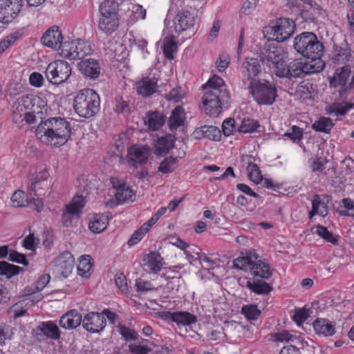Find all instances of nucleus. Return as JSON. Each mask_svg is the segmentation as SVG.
Masks as SVG:
<instances>
[{
    "instance_id": "obj_1",
    "label": "nucleus",
    "mask_w": 354,
    "mask_h": 354,
    "mask_svg": "<svg viewBox=\"0 0 354 354\" xmlns=\"http://www.w3.org/2000/svg\"><path fill=\"white\" fill-rule=\"evenodd\" d=\"M44 111H46V104L41 98L26 95L15 104L13 120L15 122L25 120L28 124H33L40 119L35 131L37 138L48 145L58 147L64 145L71 134V122L62 117H52L43 120Z\"/></svg>"
},
{
    "instance_id": "obj_2",
    "label": "nucleus",
    "mask_w": 354,
    "mask_h": 354,
    "mask_svg": "<svg viewBox=\"0 0 354 354\" xmlns=\"http://www.w3.org/2000/svg\"><path fill=\"white\" fill-rule=\"evenodd\" d=\"M204 93L202 102L207 115L216 117L222 111V105L230 98L229 92L223 80L214 75L203 85Z\"/></svg>"
},
{
    "instance_id": "obj_3",
    "label": "nucleus",
    "mask_w": 354,
    "mask_h": 354,
    "mask_svg": "<svg viewBox=\"0 0 354 354\" xmlns=\"http://www.w3.org/2000/svg\"><path fill=\"white\" fill-rule=\"evenodd\" d=\"M73 106L80 117L91 119L100 111V95L93 89H82L74 97Z\"/></svg>"
},
{
    "instance_id": "obj_4",
    "label": "nucleus",
    "mask_w": 354,
    "mask_h": 354,
    "mask_svg": "<svg viewBox=\"0 0 354 354\" xmlns=\"http://www.w3.org/2000/svg\"><path fill=\"white\" fill-rule=\"evenodd\" d=\"M293 46L298 53L312 60L319 59L324 54L323 44L311 32H304L295 37Z\"/></svg>"
},
{
    "instance_id": "obj_5",
    "label": "nucleus",
    "mask_w": 354,
    "mask_h": 354,
    "mask_svg": "<svg viewBox=\"0 0 354 354\" xmlns=\"http://www.w3.org/2000/svg\"><path fill=\"white\" fill-rule=\"evenodd\" d=\"M233 266L235 268L250 272L254 277L262 279H268L272 274L269 264L260 259L254 252H249L246 256L240 257L233 261Z\"/></svg>"
},
{
    "instance_id": "obj_6",
    "label": "nucleus",
    "mask_w": 354,
    "mask_h": 354,
    "mask_svg": "<svg viewBox=\"0 0 354 354\" xmlns=\"http://www.w3.org/2000/svg\"><path fill=\"white\" fill-rule=\"evenodd\" d=\"M100 11L99 28L107 34L115 31L119 26L115 3L109 0L104 1L100 6Z\"/></svg>"
},
{
    "instance_id": "obj_7",
    "label": "nucleus",
    "mask_w": 354,
    "mask_h": 354,
    "mask_svg": "<svg viewBox=\"0 0 354 354\" xmlns=\"http://www.w3.org/2000/svg\"><path fill=\"white\" fill-rule=\"evenodd\" d=\"M249 88L254 100L259 104H272L277 97L275 86L268 81L252 80Z\"/></svg>"
},
{
    "instance_id": "obj_8",
    "label": "nucleus",
    "mask_w": 354,
    "mask_h": 354,
    "mask_svg": "<svg viewBox=\"0 0 354 354\" xmlns=\"http://www.w3.org/2000/svg\"><path fill=\"white\" fill-rule=\"evenodd\" d=\"M45 75L50 83L54 84H62L71 76V67L66 61L56 60L48 65Z\"/></svg>"
},
{
    "instance_id": "obj_9",
    "label": "nucleus",
    "mask_w": 354,
    "mask_h": 354,
    "mask_svg": "<svg viewBox=\"0 0 354 354\" xmlns=\"http://www.w3.org/2000/svg\"><path fill=\"white\" fill-rule=\"evenodd\" d=\"M283 50L281 47L268 44L261 50L260 59L277 75V70L281 68L284 62Z\"/></svg>"
},
{
    "instance_id": "obj_10",
    "label": "nucleus",
    "mask_w": 354,
    "mask_h": 354,
    "mask_svg": "<svg viewBox=\"0 0 354 354\" xmlns=\"http://www.w3.org/2000/svg\"><path fill=\"white\" fill-rule=\"evenodd\" d=\"M312 66L303 62L299 59H294L288 65L283 64L281 68L277 71V76L279 77H287L289 79L303 77L307 74L314 73L312 71Z\"/></svg>"
},
{
    "instance_id": "obj_11",
    "label": "nucleus",
    "mask_w": 354,
    "mask_h": 354,
    "mask_svg": "<svg viewBox=\"0 0 354 354\" xmlns=\"http://www.w3.org/2000/svg\"><path fill=\"white\" fill-rule=\"evenodd\" d=\"M23 0H0V23L10 24L19 15Z\"/></svg>"
},
{
    "instance_id": "obj_12",
    "label": "nucleus",
    "mask_w": 354,
    "mask_h": 354,
    "mask_svg": "<svg viewBox=\"0 0 354 354\" xmlns=\"http://www.w3.org/2000/svg\"><path fill=\"white\" fill-rule=\"evenodd\" d=\"M272 39L282 42L288 39L295 31L293 21L289 19H278L274 26L270 27Z\"/></svg>"
},
{
    "instance_id": "obj_13",
    "label": "nucleus",
    "mask_w": 354,
    "mask_h": 354,
    "mask_svg": "<svg viewBox=\"0 0 354 354\" xmlns=\"http://www.w3.org/2000/svg\"><path fill=\"white\" fill-rule=\"evenodd\" d=\"M351 75V81L348 82L347 87H345V91L347 88L350 90L354 88V71L351 73V66L348 65L344 66L340 68L336 69L333 77H330V86H346L349 77Z\"/></svg>"
},
{
    "instance_id": "obj_14",
    "label": "nucleus",
    "mask_w": 354,
    "mask_h": 354,
    "mask_svg": "<svg viewBox=\"0 0 354 354\" xmlns=\"http://www.w3.org/2000/svg\"><path fill=\"white\" fill-rule=\"evenodd\" d=\"M159 317L165 321L170 320L178 326H187L197 322L196 317L187 311H163L159 313Z\"/></svg>"
},
{
    "instance_id": "obj_15",
    "label": "nucleus",
    "mask_w": 354,
    "mask_h": 354,
    "mask_svg": "<svg viewBox=\"0 0 354 354\" xmlns=\"http://www.w3.org/2000/svg\"><path fill=\"white\" fill-rule=\"evenodd\" d=\"M104 316L97 312H90L82 319V326L87 331L95 333L102 331L106 326Z\"/></svg>"
},
{
    "instance_id": "obj_16",
    "label": "nucleus",
    "mask_w": 354,
    "mask_h": 354,
    "mask_svg": "<svg viewBox=\"0 0 354 354\" xmlns=\"http://www.w3.org/2000/svg\"><path fill=\"white\" fill-rule=\"evenodd\" d=\"M135 88L137 93L142 97H150L158 91V79L149 76L142 77L136 82Z\"/></svg>"
},
{
    "instance_id": "obj_17",
    "label": "nucleus",
    "mask_w": 354,
    "mask_h": 354,
    "mask_svg": "<svg viewBox=\"0 0 354 354\" xmlns=\"http://www.w3.org/2000/svg\"><path fill=\"white\" fill-rule=\"evenodd\" d=\"M150 155V149L144 145H134L128 149L129 162L133 167L145 164Z\"/></svg>"
},
{
    "instance_id": "obj_18",
    "label": "nucleus",
    "mask_w": 354,
    "mask_h": 354,
    "mask_svg": "<svg viewBox=\"0 0 354 354\" xmlns=\"http://www.w3.org/2000/svg\"><path fill=\"white\" fill-rule=\"evenodd\" d=\"M176 32H182L192 28L195 23L194 17L187 10H179L173 19Z\"/></svg>"
},
{
    "instance_id": "obj_19",
    "label": "nucleus",
    "mask_w": 354,
    "mask_h": 354,
    "mask_svg": "<svg viewBox=\"0 0 354 354\" xmlns=\"http://www.w3.org/2000/svg\"><path fill=\"white\" fill-rule=\"evenodd\" d=\"M75 260L69 252L62 253L55 261V270L57 274L66 278L73 271Z\"/></svg>"
},
{
    "instance_id": "obj_20",
    "label": "nucleus",
    "mask_w": 354,
    "mask_h": 354,
    "mask_svg": "<svg viewBox=\"0 0 354 354\" xmlns=\"http://www.w3.org/2000/svg\"><path fill=\"white\" fill-rule=\"evenodd\" d=\"M42 44L49 48L60 49L63 36L61 30L57 26H52L48 29L41 38Z\"/></svg>"
},
{
    "instance_id": "obj_21",
    "label": "nucleus",
    "mask_w": 354,
    "mask_h": 354,
    "mask_svg": "<svg viewBox=\"0 0 354 354\" xmlns=\"http://www.w3.org/2000/svg\"><path fill=\"white\" fill-rule=\"evenodd\" d=\"M78 68L85 77L93 80L99 77L101 71L99 62L93 58L82 59L78 64Z\"/></svg>"
},
{
    "instance_id": "obj_22",
    "label": "nucleus",
    "mask_w": 354,
    "mask_h": 354,
    "mask_svg": "<svg viewBox=\"0 0 354 354\" xmlns=\"http://www.w3.org/2000/svg\"><path fill=\"white\" fill-rule=\"evenodd\" d=\"M328 196L325 195H315L312 199V209L309 212V218L318 214L325 217L328 214Z\"/></svg>"
},
{
    "instance_id": "obj_23",
    "label": "nucleus",
    "mask_w": 354,
    "mask_h": 354,
    "mask_svg": "<svg viewBox=\"0 0 354 354\" xmlns=\"http://www.w3.org/2000/svg\"><path fill=\"white\" fill-rule=\"evenodd\" d=\"M82 323V315L75 310L68 311L59 319V326L65 329H73Z\"/></svg>"
},
{
    "instance_id": "obj_24",
    "label": "nucleus",
    "mask_w": 354,
    "mask_h": 354,
    "mask_svg": "<svg viewBox=\"0 0 354 354\" xmlns=\"http://www.w3.org/2000/svg\"><path fill=\"white\" fill-rule=\"evenodd\" d=\"M243 75L250 82L256 80L255 77L261 73V68L259 62L256 58H247L241 66Z\"/></svg>"
},
{
    "instance_id": "obj_25",
    "label": "nucleus",
    "mask_w": 354,
    "mask_h": 354,
    "mask_svg": "<svg viewBox=\"0 0 354 354\" xmlns=\"http://www.w3.org/2000/svg\"><path fill=\"white\" fill-rule=\"evenodd\" d=\"M85 199L82 196H75L71 203L66 206V212L63 213V219L67 221L71 215L78 214L85 205Z\"/></svg>"
},
{
    "instance_id": "obj_26",
    "label": "nucleus",
    "mask_w": 354,
    "mask_h": 354,
    "mask_svg": "<svg viewBox=\"0 0 354 354\" xmlns=\"http://www.w3.org/2000/svg\"><path fill=\"white\" fill-rule=\"evenodd\" d=\"M165 122V115L158 111L148 113L144 118V123L152 131L158 130Z\"/></svg>"
},
{
    "instance_id": "obj_27",
    "label": "nucleus",
    "mask_w": 354,
    "mask_h": 354,
    "mask_svg": "<svg viewBox=\"0 0 354 354\" xmlns=\"http://www.w3.org/2000/svg\"><path fill=\"white\" fill-rule=\"evenodd\" d=\"M162 260L160 255L155 252L145 254L142 259L145 266H147L153 273H156L160 270L162 266Z\"/></svg>"
},
{
    "instance_id": "obj_28",
    "label": "nucleus",
    "mask_w": 354,
    "mask_h": 354,
    "mask_svg": "<svg viewBox=\"0 0 354 354\" xmlns=\"http://www.w3.org/2000/svg\"><path fill=\"white\" fill-rule=\"evenodd\" d=\"M46 337L56 340L60 337V331L57 326L51 321L43 322L37 326Z\"/></svg>"
},
{
    "instance_id": "obj_29",
    "label": "nucleus",
    "mask_w": 354,
    "mask_h": 354,
    "mask_svg": "<svg viewBox=\"0 0 354 354\" xmlns=\"http://www.w3.org/2000/svg\"><path fill=\"white\" fill-rule=\"evenodd\" d=\"M313 328L317 334L324 336H331L335 333L334 326L326 319H317L313 322Z\"/></svg>"
},
{
    "instance_id": "obj_30",
    "label": "nucleus",
    "mask_w": 354,
    "mask_h": 354,
    "mask_svg": "<svg viewBox=\"0 0 354 354\" xmlns=\"http://www.w3.org/2000/svg\"><path fill=\"white\" fill-rule=\"evenodd\" d=\"M245 286L257 295H268L272 290L270 284L260 279L254 280L253 281L248 280Z\"/></svg>"
},
{
    "instance_id": "obj_31",
    "label": "nucleus",
    "mask_w": 354,
    "mask_h": 354,
    "mask_svg": "<svg viewBox=\"0 0 354 354\" xmlns=\"http://www.w3.org/2000/svg\"><path fill=\"white\" fill-rule=\"evenodd\" d=\"M185 120L184 110L180 106L176 107L169 118L168 126L173 131L183 124Z\"/></svg>"
},
{
    "instance_id": "obj_32",
    "label": "nucleus",
    "mask_w": 354,
    "mask_h": 354,
    "mask_svg": "<svg viewBox=\"0 0 354 354\" xmlns=\"http://www.w3.org/2000/svg\"><path fill=\"white\" fill-rule=\"evenodd\" d=\"M174 137L169 135L159 138L156 145L155 153L161 156L169 152L174 146Z\"/></svg>"
},
{
    "instance_id": "obj_33",
    "label": "nucleus",
    "mask_w": 354,
    "mask_h": 354,
    "mask_svg": "<svg viewBox=\"0 0 354 354\" xmlns=\"http://www.w3.org/2000/svg\"><path fill=\"white\" fill-rule=\"evenodd\" d=\"M109 223V217L104 214L95 215L93 220L90 221L89 229L94 233H100L103 232Z\"/></svg>"
},
{
    "instance_id": "obj_34",
    "label": "nucleus",
    "mask_w": 354,
    "mask_h": 354,
    "mask_svg": "<svg viewBox=\"0 0 354 354\" xmlns=\"http://www.w3.org/2000/svg\"><path fill=\"white\" fill-rule=\"evenodd\" d=\"M50 183H42L39 179H32V183L28 188V196H45L46 191L49 188Z\"/></svg>"
},
{
    "instance_id": "obj_35",
    "label": "nucleus",
    "mask_w": 354,
    "mask_h": 354,
    "mask_svg": "<svg viewBox=\"0 0 354 354\" xmlns=\"http://www.w3.org/2000/svg\"><path fill=\"white\" fill-rule=\"evenodd\" d=\"M91 259L89 255H83L80 258L77 265V274L80 276L86 279L90 277L92 268Z\"/></svg>"
},
{
    "instance_id": "obj_36",
    "label": "nucleus",
    "mask_w": 354,
    "mask_h": 354,
    "mask_svg": "<svg viewBox=\"0 0 354 354\" xmlns=\"http://www.w3.org/2000/svg\"><path fill=\"white\" fill-rule=\"evenodd\" d=\"M353 104L348 102L333 103L328 105L326 111L328 114H335L336 116L345 115L353 107Z\"/></svg>"
},
{
    "instance_id": "obj_37",
    "label": "nucleus",
    "mask_w": 354,
    "mask_h": 354,
    "mask_svg": "<svg viewBox=\"0 0 354 354\" xmlns=\"http://www.w3.org/2000/svg\"><path fill=\"white\" fill-rule=\"evenodd\" d=\"M75 41V53L77 57L75 59H83L84 57L92 53L91 44L88 41L78 39Z\"/></svg>"
},
{
    "instance_id": "obj_38",
    "label": "nucleus",
    "mask_w": 354,
    "mask_h": 354,
    "mask_svg": "<svg viewBox=\"0 0 354 354\" xmlns=\"http://www.w3.org/2000/svg\"><path fill=\"white\" fill-rule=\"evenodd\" d=\"M178 46L176 37L170 35L164 39L163 52L168 59H174V54L177 51Z\"/></svg>"
},
{
    "instance_id": "obj_39",
    "label": "nucleus",
    "mask_w": 354,
    "mask_h": 354,
    "mask_svg": "<svg viewBox=\"0 0 354 354\" xmlns=\"http://www.w3.org/2000/svg\"><path fill=\"white\" fill-rule=\"evenodd\" d=\"M333 126L334 123L330 118L321 117L317 120L315 121L312 125V129L316 131L328 133L330 132Z\"/></svg>"
},
{
    "instance_id": "obj_40",
    "label": "nucleus",
    "mask_w": 354,
    "mask_h": 354,
    "mask_svg": "<svg viewBox=\"0 0 354 354\" xmlns=\"http://www.w3.org/2000/svg\"><path fill=\"white\" fill-rule=\"evenodd\" d=\"M117 189L115 197L120 203L132 202L134 200L135 194L133 191L126 185H120Z\"/></svg>"
},
{
    "instance_id": "obj_41",
    "label": "nucleus",
    "mask_w": 354,
    "mask_h": 354,
    "mask_svg": "<svg viewBox=\"0 0 354 354\" xmlns=\"http://www.w3.org/2000/svg\"><path fill=\"white\" fill-rule=\"evenodd\" d=\"M113 110L118 114H130L131 107L129 101L123 99L121 96H116L113 101Z\"/></svg>"
},
{
    "instance_id": "obj_42",
    "label": "nucleus",
    "mask_w": 354,
    "mask_h": 354,
    "mask_svg": "<svg viewBox=\"0 0 354 354\" xmlns=\"http://www.w3.org/2000/svg\"><path fill=\"white\" fill-rule=\"evenodd\" d=\"M21 268L6 261H0V275L6 276L8 279L19 273Z\"/></svg>"
},
{
    "instance_id": "obj_43",
    "label": "nucleus",
    "mask_w": 354,
    "mask_h": 354,
    "mask_svg": "<svg viewBox=\"0 0 354 354\" xmlns=\"http://www.w3.org/2000/svg\"><path fill=\"white\" fill-rule=\"evenodd\" d=\"M200 131L204 138L210 140L218 141L221 138L220 129L214 126H203L201 128Z\"/></svg>"
},
{
    "instance_id": "obj_44",
    "label": "nucleus",
    "mask_w": 354,
    "mask_h": 354,
    "mask_svg": "<svg viewBox=\"0 0 354 354\" xmlns=\"http://www.w3.org/2000/svg\"><path fill=\"white\" fill-rule=\"evenodd\" d=\"M75 41H66L60 48V54L62 57L69 59H75L77 54L75 53Z\"/></svg>"
},
{
    "instance_id": "obj_45",
    "label": "nucleus",
    "mask_w": 354,
    "mask_h": 354,
    "mask_svg": "<svg viewBox=\"0 0 354 354\" xmlns=\"http://www.w3.org/2000/svg\"><path fill=\"white\" fill-rule=\"evenodd\" d=\"M259 127V122L252 118H243L239 127V131L241 133H250L257 130Z\"/></svg>"
},
{
    "instance_id": "obj_46",
    "label": "nucleus",
    "mask_w": 354,
    "mask_h": 354,
    "mask_svg": "<svg viewBox=\"0 0 354 354\" xmlns=\"http://www.w3.org/2000/svg\"><path fill=\"white\" fill-rule=\"evenodd\" d=\"M315 233L318 234L320 237L333 244L335 245L337 243L338 239L335 236H334L333 234L331 232H329L326 227L317 225L315 227Z\"/></svg>"
},
{
    "instance_id": "obj_47",
    "label": "nucleus",
    "mask_w": 354,
    "mask_h": 354,
    "mask_svg": "<svg viewBox=\"0 0 354 354\" xmlns=\"http://www.w3.org/2000/svg\"><path fill=\"white\" fill-rule=\"evenodd\" d=\"M248 176L250 179L256 184H259L263 180V176L259 167L253 163L250 162L247 167Z\"/></svg>"
},
{
    "instance_id": "obj_48",
    "label": "nucleus",
    "mask_w": 354,
    "mask_h": 354,
    "mask_svg": "<svg viewBox=\"0 0 354 354\" xmlns=\"http://www.w3.org/2000/svg\"><path fill=\"white\" fill-rule=\"evenodd\" d=\"M11 202L14 207H24L28 204V197L23 191H16L11 197Z\"/></svg>"
},
{
    "instance_id": "obj_49",
    "label": "nucleus",
    "mask_w": 354,
    "mask_h": 354,
    "mask_svg": "<svg viewBox=\"0 0 354 354\" xmlns=\"http://www.w3.org/2000/svg\"><path fill=\"white\" fill-rule=\"evenodd\" d=\"M119 333L126 341H136L138 339V334L136 332L121 324H118L117 326Z\"/></svg>"
},
{
    "instance_id": "obj_50",
    "label": "nucleus",
    "mask_w": 354,
    "mask_h": 354,
    "mask_svg": "<svg viewBox=\"0 0 354 354\" xmlns=\"http://www.w3.org/2000/svg\"><path fill=\"white\" fill-rule=\"evenodd\" d=\"M176 167V159L172 157L165 158L162 160L158 167V171L163 174L172 172Z\"/></svg>"
},
{
    "instance_id": "obj_51",
    "label": "nucleus",
    "mask_w": 354,
    "mask_h": 354,
    "mask_svg": "<svg viewBox=\"0 0 354 354\" xmlns=\"http://www.w3.org/2000/svg\"><path fill=\"white\" fill-rule=\"evenodd\" d=\"M241 313L248 319H257L261 314V311L255 305L244 306L242 307Z\"/></svg>"
},
{
    "instance_id": "obj_52",
    "label": "nucleus",
    "mask_w": 354,
    "mask_h": 354,
    "mask_svg": "<svg viewBox=\"0 0 354 354\" xmlns=\"http://www.w3.org/2000/svg\"><path fill=\"white\" fill-rule=\"evenodd\" d=\"M184 92L180 87H176L171 89L169 93L165 94V97L167 101L174 103L178 102L184 97Z\"/></svg>"
},
{
    "instance_id": "obj_53",
    "label": "nucleus",
    "mask_w": 354,
    "mask_h": 354,
    "mask_svg": "<svg viewBox=\"0 0 354 354\" xmlns=\"http://www.w3.org/2000/svg\"><path fill=\"white\" fill-rule=\"evenodd\" d=\"M273 337L276 342H299V338L296 335H293L287 330L276 333L273 335Z\"/></svg>"
},
{
    "instance_id": "obj_54",
    "label": "nucleus",
    "mask_w": 354,
    "mask_h": 354,
    "mask_svg": "<svg viewBox=\"0 0 354 354\" xmlns=\"http://www.w3.org/2000/svg\"><path fill=\"white\" fill-rule=\"evenodd\" d=\"M342 204L344 207L346 209L344 210L339 211V214L341 216H351L354 218V202L351 198H344L342 199Z\"/></svg>"
},
{
    "instance_id": "obj_55",
    "label": "nucleus",
    "mask_w": 354,
    "mask_h": 354,
    "mask_svg": "<svg viewBox=\"0 0 354 354\" xmlns=\"http://www.w3.org/2000/svg\"><path fill=\"white\" fill-rule=\"evenodd\" d=\"M310 317V311L306 308L297 309L292 315L293 320L300 325Z\"/></svg>"
},
{
    "instance_id": "obj_56",
    "label": "nucleus",
    "mask_w": 354,
    "mask_h": 354,
    "mask_svg": "<svg viewBox=\"0 0 354 354\" xmlns=\"http://www.w3.org/2000/svg\"><path fill=\"white\" fill-rule=\"evenodd\" d=\"M350 52L346 48H340L333 57V62L335 63H345L349 60Z\"/></svg>"
},
{
    "instance_id": "obj_57",
    "label": "nucleus",
    "mask_w": 354,
    "mask_h": 354,
    "mask_svg": "<svg viewBox=\"0 0 354 354\" xmlns=\"http://www.w3.org/2000/svg\"><path fill=\"white\" fill-rule=\"evenodd\" d=\"M284 136L294 142L300 140L302 138V130L297 126H292L290 131L284 133Z\"/></svg>"
},
{
    "instance_id": "obj_58",
    "label": "nucleus",
    "mask_w": 354,
    "mask_h": 354,
    "mask_svg": "<svg viewBox=\"0 0 354 354\" xmlns=\"http://www.w3.org/2000/svg\"><path fill=\"white\" fill-rule=\"evenodd\" d=\"M145 227H140L138 230L134 232L131 238L128 241V244L131 246L138 243L147 233Z\"/></svg>"
},
{
    "instance_id": "obj_59",
    "label": "nucleus",
    "mask_w": 354,
    "mask_h": 354,
    "mask_svg": "<svg viewBox=\"0 0 354 354\" xmlns=\"http://www.w3.org/2000/svg\"><path fill=\"white\" fill-rule=\"evenodd\" d=\"M128 347L129 352L133 354H148L151 351V349L147 346H141L136 344H130Z\"/></svg>"
},
{
    "instance_id": "obj_60",
    "label": "nucleus",
    "mask_w": 354,
    "mask_h": 354,
    "mask_svg": "<svg viewBox=\"0 0 354 354\" xmlns=\"http://www.w3.org/2000/svg\"><path fill=\"white\" fill-rule=\"evenodd\" d=\"M115 283L121 292H127L128 290L127 283L126 277L123 274L120 273L115 275Z\"/></svg>"
},
{
    "instance_id": "obj_61",
    "label": "nucleus",
    "mask_w": 354,
    "mask_h": 354,
    "mask_svg": "<svg viewBox=\"0 0 354 354\" xmlns=\"http://www.w3.org/2000/svg\"><path fill=\"white\" fill-rule=\"evenodd\" d=\"M234 123L235 120L232 118H228L223 121L222 129L225 136H229L232 134L234 129Z\"/></svg>"
},
{
    "instance_id": "obj_62",
    "label": "nucleus",
    "mask_w": 354,
    "mask_h": 354,
    "mask_svg": "<svg viewBox=\"0 0 354 354\" xmlns=\"http://www.w3.org/2000/svg\"><path fill=\"white\" fill-rule=\"evenodd\" d=\"M259 0H246L242 7L241 12L245 15L251 14L256 8Z\"/></svg>"
},
{
    "instance_id": "obj_63",
    "label": "nucleus",
    "mask_w": 354,
    "mask_h": 354,
    "mask_svg": "<svg viewBox=\"0 0 354 354\" xmlns=\"http://www.w3.org/2000/svg\"><path fill=\"white\" fill-rule=\"evenodd\" d=\"M38 243L39 239H36L33 234H30L24 240L23 246L27 250H32Z\"/></svg>"
},
{
    "instance_id": "obj_64",
    "label": "nucleus",
    "mask_w": 354,
    "mask_h": 354,
    "mask_svg": "<svg viewBox=\"0 0 354 354\" xmlns=\"http://www.w3.org/2000/svg\"><path fill=\"white\" fill-rule=\"evenodd\" d=\"M136 290L138 292H147L153 289V286L149 281L138 279L136 282Z\"/></svg>"
}]
</instances>
